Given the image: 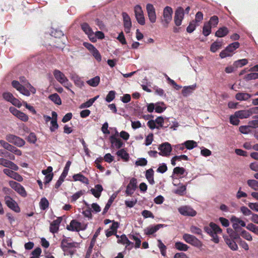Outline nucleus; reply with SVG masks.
<instances>
[{
	"instance_id": "obj_49",
	"label": "nucleus",
	"mask_w": 258,
	"mask_h": 258,
	"mask_svg": "<svg viewBox=\"0 0 258 258\" xmlns=\"http://www.w3.org/2000/svg\"><path fill=\"white\" fill-rule=\"evenodd\" d=\"M71 164V162L70 161H68L67 162V163L65 165V167L63 169V170L62 171V173H61V174L60 176V177H61L62 178H63L64 179L66 178V177L67 176V175L68 174V172H69Z\"/></svg>"
},
{
	"instance_id": "obj_6",
	"label": "nucleus",
	"mask_w": 258,
	"mask_h": 258,
	"mask_svg": "<svg viewBox=\"0 0 258 258\" xmlns=\"http://www.w3.org/2000/svg\"><path fill=\"white\" fill-rule=\"evenodd\" d=\"M118 136V132L116 131L115 135H112L110 136L109 139L111 144V149H119L122 148L124 143L123 141L119 138H117Z\"/></svg>"
},
{
	"instance_id": "obj_14",
	"label": "nucleus",
	"mask_w": 258,
	"mask_h": 258,
	"mask_svg": "<svg viewBox=\"0 0 258 258\" xmlns=\"http://www.w3.org/2000/svg\"><path fill=\"white\" fill-rule=\"evenodd\" d=\"M9 110L11 113L21 120L26 122L28 120V116L23 112L18 110L14 107H10Z\"/></svg>"
},
{
	"instance_id": "obj_62",
	"label": "nucleus",
	"mask_w": 258,
	"mask_h": 258,
	"mask_svg": "<svg viewBox=\"0 0 258 258\" xmlns=\"http://www.w3.org/2000/svg\"><path fill=\"white\" fill-rule=\"evenodd\" d=\"M241 236L247 240L251 241L252 240V238L250 234L244 230L241 231Z\"/></svg>"
},
{
	"instance_id": "obj_60",
	"label": "nucleus",
	"mask_w": 258,
	"mask_h": 258,
	"mask_svg": "<svg viewBox=\"0 0 258 258\" xmlns=\"http://www.w3.org/2000/svg\"><path fill=\"white\" fill-rule=\"evenodd\" d=\"M185 169L183 167H176L174 168L173 173L174 174L178 175H183L185 172Z\"/></svg>"
},
{
	"instance_id": "obj_40",
	"label": "nucleus",
	"mask_w": 258,
	"mask_h": 258,
	"mask_svg": "<svg viewBox=\"0 0 258 258\" xmlns=\"http://www.w3.org/2000/svg\"><path fill=\"white\" fill-rule=\"evenodd\" d=\"M99 82L100 77L99 76H96L87 81V83L88 85L94 87L97 86Z\"/></svg>"
},
{
	"instance_id": "obj_27",
	"label": "nucleus",
	"mask_w": 258,
	"mask_h": 258,
	"mask_svg": "<svg viewBox=\"0 0 258 258\" xmlns=\"http://www.w3.org/2000/svg\"><path fill=\"white\" fill-rule=\"evenodd\" d=\"M178 187L173 191V192L179 196H183L185 195L186 191V185L179 183L178 184Z\"/></svg>"
},
{
	"instance_id": "obj_57",
	"label": "nucleus",
	"mask_w": 258,
	"mask_h": 258,
	"mask_svg": "<svg viewBox=\"0 0 258 258\" xmlns=\"http://www.w3.org/2000/svg\"><path fill=\"white\" fill-rule=\"evenodd\" d=\"M85 204L88 207L87 209H86V210H85L83 211V214L84 215V216L85 217H87L88 218L91 219L92 215V213H91V209L89 207V205L86 202H85Z\"/></svg>"
},
{
	"instance_id": "obj_32",
	"label": "nucleus",
	"mask_w": 258,
	"mask_h": 258,
	"mask_svg": "<svg viewBox=\"0 0 258 258\" xmlns=\"http://www.w3.org/2000/svg\"><path fill=\"white\" fill-rule=\"evenodd\" d=\"M145 176L150 184H154L155 181L154 179V171L152 168L149 169L146 171Z\"/></svg>"
},
{
	"instance_id": "obj_38",
	"label": "nucleus",
	"mask_w": 258,
	"mask_h": 258,
	"mask_svg": "<svg viewBox=\"0 0 258 258\" xmlns=\"http://www.w3.org/2000/svg\"><path fill=\"white\" fill-rule=\"evenodd\" d=\"M240 46V44L238 42H233L229 45H228L225 49L226 50L230 52V53L232 54L234 50H235L237 48H238Z\"/></svg>"
},
{
	"instance_id": "obj_35",
	"label": "nucleus",
	"mask_w": 258,
	"mask_h": 258,
	"mask_svg": "<svg viewBox=\"0 0 258 258\" xmlns=\"http://www.w3.org/2000/svg\"><path fill=\"white\" fill-rule=\"evenodd\" d=\"M99 97V95H97L95 96L94 98L90 99L87 102L82 103L80 106V108H88L90 107L92 105L93 103L96 100V99Z\"/></svg>"
},
{
	"instance_id": "obj_64",
	"label": "nucleus",
	"mask_w": 258,
	"mask_h": 258,
	"mask_svg": "<svg viewBox=\"0 0 258 258\" xmlns=\"http://www.w3.org/2000/svg\"><path fill=\"white\" fill-rule=\"evenodd\" d=\"M51 126L50 127V130L51 132H53L58 128V124L57 122V120L52 119L50 122Z\"/></svg>"
},
{
	"instance_id": "obj_15",
	"label": "nucleus",
	"mask_w": 258,
	"mask_h": 258,
	"mask_svg": "<svg viewBox=\"0 0 258 258\" xmlns=\"http://www.w3.org/2000/svg\"><path fill=\"white\" fill-rule=\"evenodd\" d=\"M137 188V179L133 177L131 179L129 183L126 186L125 194L127 196H132Z\"/></svg>"
},
{
	"instance_id": "obj_44",
	"label": "nucleus",
	"mask_w": 258,
	"mask_h": 258,
	"mask_svg": "<svg viewBox=\"0 0 258 258\" xmlns=\"http://www.w3.org/2000/svg\"><path fill=\"white\" fill-rule=\"evenodd\" d=\"M158 246L160 249L161 254L163 256H165L166 255L167 247L166 245H165V244L160 239L158 240Z\"/></svg>"
},
{
	"instance_id": "obj_29",
	"label": "nucleus",
	"mask_w": 258,
	"mask_h": 258,
	"mask_svg": "<svg viewBox=\"0 0 258 258\" xmlns=\"http://www.w3.org/2000/svg\"><path fill=\"white\" fill-rule=\"evenodd\" d=\"M235 115L240 119L247 118L250 116L248 109L237 111L235 112Z\"/></svg>"
},
{
	"instance_id": "obj_10",
	"label": "nucleus",
	"mask_w": 258,
	"mask_h": 258,
	"mask_svg": "<svg viewBox=\"0 0 258 258\" xmlns=\"http://www.w3.org/2000/svg\"><path fill=\"white\" fill-rule=\"evenodd\" d=\"M134 11L138 22L141 25H145V19L141 7L140 5H136L134 8Z\"/></svg>"
},
{
	"instance_id": "obj_33",
	"label": "nucleus",
	"mask_w": 258,
	"mask_h": 258,
	"mask_svg": "<svg viewBox=\"0 0 258 258\" xmlns=\"http://www.w3.org/2000/svg\"><path fill=\"white\" fill-rule=\"evenodd\" d=\"M81 29L85 32L86 34L88 35H93V30L92 28L90 27L89 25L87 23H83L81 25Z\"/></svg>"
},
{
	"instance_id": "obj_63",
	"label": "nucleus",
	"mask_w": 258,
	"mask_h": 258,
	"mask_svg": "<svg viewBox=\"0 0 258 258\" xmlns=\"http://www.w3.org/2000/svg\"><path fill=\"white\" fill-rule=\"evenodd\" d=\"M240 211L244 216H249L252 214V212L245 206L241 207Z\"/></svg>"
},
{
	"instance_id": "obj_51",
	"label": "nucleus",
	"mask_w": 258,
	"mask_h": 258,
	"mask_svg": "<svg viewBox=\"0 0 258 258\" xmlns=\"http://www.w3.org/2000/svg\"><path fill=\"white\" fill-rule=\"evenodd\" d=\"M85 193V190H79L78 192L74 194L71 197V202H76L79 198H80L82 196H83Z\"/></svg>"
},
{
	"instance_id": "obj_46",
	"label": "nucleus",
	"mask_w": 258,
	"mask_h": 258,
	"mask_svg": "<svg viewBox=\"0 0 258 258\" xmlns=\"http://www.w3.org/2000/svg\"><path fill=\"white\" fill-rule=\"evenodd\" d=\"M218 17L217 16L214 15L210 18L208 24L211 26V27H215L218 25Z\"/></svg>"
},
{
	"instance_id": "obj_9",
	"label": "nucleus",
	"mask_w": 258,
	"mask_h": 258,
	"mask_svg": "<svg viewBox=\"0 0 258 258\" xmlns=\"http://www.w3.org/2000/svg\"><path fill=\"white\" fill-rule=\"evenodd\" d=\"M158 149L160 150L159 154L164 157L169 156L172 151L171 146L168 142H165L160 145Z\"/></svg>"
},
{
	"instance_id": "obj_21",
	"label": "nucleus",
	"mask_w": 258,
	"mask_h": 258,
	"mask_svg": "<svg viewBox=\"0 0 258 258\" xmlns=\"http://www.w3.org/2000/svg\"><path fill=\"white\" fill-rule=\"evenodd\" d=\"M3 172L7 175L18 181H21L23 180V177L19 174L12 170L6 168L3 170Z\"/></svg>"
},
{
	"instance_id": "obj_4",
	"label": "nucleus",
	"mask_w": 258,
	"mask_h": 258,
	"mask_svg": "<svg viewBox=\"0 0 258 258\" xmlns=\"http://www.w3.org/2000/svg\"><path fill=\"white\" fill-rule=\"evenodd\" d=\"M183 239L187 243L198 248H201L203 246V243L196 236L189 234H184L182 236Z\"/></svg>"
},
{
	"instance_id": "obj_45",
	"label": "nucleus",
	"mask_w": 258,
	"mask_h": 258,
	"mask_svg": "<svg viewBox=\"0 0 258 258\" xmlns=\"http://www.w3.org/2000/svg\"><path fill=\"white\" fill-rule=\"evenodd\" d=\"M247 63H248L247 59H245V58H243V59H239L238 60L234 61V62L233 63V65L236 68H239V67H242L246 65V64H247Z\"/></svg>"
},
{
	"instance_id": "obj_47",
	"label": "nucleus",
	"mask_w": 258,
	"mask_h": 258,
	"mask_svg": "<svg viewBox=\"0 0 258 258\" xmlns=\"http://www.w3.org/2000/svg\"><path fill=\"white\" fill-rule=\"evenodd\" d=\"M227 231L229 234V238L230 239L234 240L240 238L239 235L236 232L234 231L232 229L228 228Z\"/></svg>"
},
{
	"instance_id": "obj_11",
	"label": "nucleus",
	"mask_w": 258,
	"mask_h": 258,
	"mask_svg": "<svg viewBox=\"0 0 258 258\" xmlns=\"http://www.w3.org/2000/svg\"><path fill=\"white\" fill-rule=\"evenodd\" d=\"M5 201L7 206L16 213L20 212V208L18 204L11 197L7 196L5 197Z\"/></svg>"
},
{
	"instance_id": "obj_55",
	"label": "nucleus",
	"mask_w": 258,
	"mask_h": 258,
	"mask_svg": "<svg viewBox=\"0 0 258 258\" xmlns=\"http://www.w3.org/2000/svg\"><path fill=\"white\" fill-rule=\"evenodd\" d=\"M190 231L193 234L202 235V230L201 229L196 226H191L190 227Z\"/></svg>"
},
{
	"instance_id": "obj_12",
	"label": "nucleus",
	"mask_w": 258,
	"mask_h": 258,
	"mask_svg": "<svg viewBox=\"0 0 258 258\" xmlns=\"http://www.w3.org/2000/svg\"><path fill=\"white\" fill-rule=\"evenodd\" d=\"M184 18V10L181 7H179L175 11L174 17V22L176 26L181 25L182 21Z\"/></svg>"
},
{
	"instance_id": "obj_22",
	"label": "nucleus",
	"mask_w": 258,
	"mask_h": 258,
	"mask_svg": "<svg viewBox=\"0 0 258 258\" xmlns=\"http://www.w3.org/2000/svg\"><path fill=\"white\" fill-rule=\"evenodd\" d=\"M231 221L233 223L232 227L235 230L238 229L239 225L242 227H246V224L243 220L236 217L235 216H232L231 218Z\"/></svg>"
},
{
	"instance_id": "obj_23",
	"label": "nucleus",
	"mask_w": 258,
	"mask_h": 258,
	"mask_svg": "<svg viewBox=\"0 0 258 258\" xmlns=\"http://www.w3.org/2000/svg\"><path fill=\"white\" fill-rule=\"evenodd\" d=\"M224 239L226 243L228 245L231 250H237L238 246L234 240L230 239L228 236H224Z\"/></svg>"
},
{
	"instance_id": "obj_17",
	"label": "nucleus",
	"mask_w": 258,
	"mask_h": 258,
	"mask_svg": "<svg viewBox=\"0 0 258 258\" xmlns=\"http://www.w3.org/2000/svg\"><path fill=\"white\" fill-rule=\"evenodd\" d=\"M86 227H82V224L80 222L76 220H73L71 221L70 225H67V229L69 231L79 232L80 230H85Z\"/></svg>"
},
{
	"instance_id": "obj_36",
	"label": "nucleus",
	"mask_w": 258,
	"mask_h": 258,
	"mask_svg": "<svg viewBox=\"0 0 258 258\" xmlns=\"http://www.w3.org/2000/svg\"><path fill=\"white\" fill-rule=\"evenodd\" d=\"M48 98L56 104L60 105L61 104V99L57 93L50 95Z\"/></svg>"
},
{
	"instance_id": "obj_43",
	"label": "nucleus",
	"mask_w": 258,
	"mask_h": 258,
	"mask_svg": "<svg viewBox=\"0 0 258 258\" xmlns=\"http://www.w3.org/2000/svg\"><path fill=\"white\" fill-rule=\"evenodd\" d=\"M247 185L252 189L258 190V181L254 179H249L247 181Z\"/></svg>"
},
{
	"instance_id": "obj_20",
	"label": "nucleus",
	"mask_w": 258,
	"mask_h": 258,
	"mask_svg": "<svg viewBox=\"0 0 258 258\" xmlns=\"http://www.w3.org/2000/svg\"><path fill=\"white\" fill-rule=\"evenodd\" d=\"M100 228H99L96 231L95 233L94 234V235H93V236L91 239L90 245H89V246L87 249V252L86 253V258H90V257L92 251V249H93V248L95 244V242H96V238L98 236V234L100 232Z\"/></svg>"
},
{
	"instance_id": "obj_56",
	"label": "nucleus",
	"mask_w": 258,
	"mask_h": 258,
	"mask_svg": "<svg viewBox=\"0 0 258 258\" xmlns=\"http://www.w3.org/2000/svg\"><path fill=\"white\" fill-rule=\"evenodd\" d=\"M115 92L114 91H110L107 95L105 100L107 102H110L114 100L115 97Z\"/></svg>"
},
{
	"instance_id": "obj_42",
	"label": "nucleus",
	"mask_w": 258,
	"mask_h": 258,
	"mask_svg": "<svg viewBox=\"0 0 258 258\" xmlns=\"http://www.w3.org/2000/svg\"><path fill=\"white\" fill-rule=\"evenodd\" d=\"M175 247L178 250L180 251H186L189 248L187 245L181 242H176L175 243Z\"/></svg>"
},
{
	"instance_id": "obj_26",
	"label": "nucleus",
	"mask_w": 258,
	"mask_h": 258,
	"mask_svg": "<svg viewBox=\"0 0 258 258\" xmlns=\"http://www.w3.org/2000/svg\"><path fill=\"white\" fill-rule=\"evenodd\" d=\"M103 190V187L101 184H96L95 186V188H91L90 191L95 198H98L100 197Z\"/></svg>"
},
{
	"instance_id": "obj_59",
	"label": "nucleus",
	"mask_w": 258,
	"mask_h": 258,
	"mask_svg": "<svg viewBox=\"0 0 258 258\" xmlns=\"http://www.w3.org/2000/svg\"><path fill=\"white\" fill-rule=\"evenodd\" d=\"M26 139L28 142L32 144H35L37 141L36 136L34 133H31Z\"/></svg>"
},
{
	"instance_id": "obj_13",
	"label": "nucleus",
	"mask_w": 258,
	"mask_h": 258,
	"mask_svg": "<svg viewBox=\"0 0 258 258\" xmlns=\"http://www.w3.org/2000/svg\"><path fill=\"white\" fill-rule=\"evenodd\" d=\"M180 214L185 216L194 217L197 215V212L189 206H185L178 208Z\"/></svg>"
},
{
	"instance_id": "obj_18",
	"label": "nucleus",
	"mask_w": 258,
	"mask_h": 258,
	"mask_svg": "<svg viewBox=\"0 0 258 258\" xmlns=\"http://www.w3.org/2000/svg\"><path fill=\"white\" fill-rule=\"evenodd\" d=\"M146 9L150 21L152 23H154L156 21V14L154 7L152 4H148L146 5Z\"/></svg>"
},
{
	"instance_id": "obj_31",
	"label": "nucleus",
	"mask_w": 258,
	"mask_h": 258,
	"mask_svg": "<svg viewBox=\"0 0 258 258\" xmlns=\"http://www.w3.org/2000/svg\"><path fill=\"white\" fill-rule=\"evenodd\" d=\"M116 155L120 157L124 161L129 160L130 155L124 149H121L116 152Z\"/></svg>"
},
{
	"instance_id": "obj_30",
	"label": "nucleus",
	"mask_w": 258,
	"mask_h": 258,
	"mask_svg": "<svg viewBox=\"0 0 258 258\" xmlns=\"http://www.w3.org/2000/svg\"><path fill=\"white\" fill-rule=\"evenodd\" d=\"M229 33L228 28L226 27H220L215 33V36L218 37H223L226 36Z\"/></svg>"
},
{
	"instance_id": "obj_48",
	"label": "nucleus",
	"mask_w": 258,
	"mask_h": 258,
	"mask_svg": "<svg viewBox=\"0 0 258 258\" xmlns=\"http://www.w3.org/2000/svg\"><path fill=\"white\" fill-rule=\"evenodd\" d=\"M251 126L248 124V125H241L239 127V132L243 134H247L251 132Z\"/></svg>"
},
{
	"instance_id": "obj_28",
	"label": "nucleus",
	"mask_w": 258,
	"mask_h": 258,
	"mask_svg": "<svg viewBox=\"0 0 258 258\" xmlns=\"http://www.w3.org/2000/svg\"><path fill=\"white\" fill-rule=\"evenodd\" d=\"M251 97L250 94L244 92H239L235 95L236 99L239 101H247Z\"/></svg>"
},
{
	"instance_id": "obj_61",
	"label": "nucleus",
	"mask_w": 258,
	"mask_h": 258,
	"mask_svg": "<svg viewBox=\"0 0 258 258\" xmlns=\"http://www.w3.org/2000/svg\"><path fill=\"white\" fill-rule=\"evenodd\" d=\"M41 249L40 247L36 248L32 252L33 255L30 258H39V256L41 253Z\"/></svg>"
},
{
	"instance_id": "obj_24",
	"label": "nucleus",
	"mask_w": 258,
	"mask_h": 258,
	"mask_svg": "<svg viewBox=\"0 0 258 258\" xmlns=\"http://www.w3.org/2000/svg\"><path fill=\"white\" fill-rule=\"evenodd\" d=\"M73 180L75 181H79L83 183L88 184L89 179L81 173L75 174L73 176Z\"/></svg>"
},
{
	"instance_id": "obj_34",
	"label": "nucleus",
	"mask_w": 258,
	"mask_h": 258,
	"mask_svg": "<svg viewBox=\"0 0 258 258\" xmlns=\"http://www.w3.org/2000/svg\"><path fill=\"white\" fill-rule=\"evenodd\" d=\"M196 85H191L184 87L182 90V94L184 96H187L189 94H191L195 89Z\"/></svg>"
},
{
	"instance_id": "obj_2",
	"label": "nucleus",
	"mask_w": 258,
	"mask_h": 258,
	"mask_svg": "<svg viewBox=\"0 0 258 258\" xmlns=\"http://www.w3.org/2000/svg\"><path fill=\"white\" fill-rule=\"evenodd\" d=\"M70 238H64L61 241L60 247L64 255L72 257L76 252V248L80 247V244L77 242H72Z\"/></svg>"
},
{
	"instance_id": "obj_8",
	"label": "nucleus",
	"mask_w": 258,
	"mask_h": 258,
	"mask_svg": "<svg viewBox=\"0 0 258 258\" xmlns=\"http://www.w3.org/2000/svg\"><path fill=\"white\" fill-rule=\"evenodd\" d=\"M53 75L55 79L64 87L67 88V85L69 84V80L65 76L63 73L58 70L55 69L53 72Z\"/></svg>"
},
{
	"instance_id": "obj_54",
	"label": "nucleus",
	"mask_w": 258,
	"mask_h": 258,
	"mask_svg": "<svg viewBox=\"0 0 258 258\" xmlns=\"http://www.w3.org/2000/svg\"><path fill=\"white\" fill-rule=\"evenodd\" d=\"M211 26L208 24H204L203 28V34L205 36H208L211 33Z\"/></svg>"
},
{
	"instance_id": "obj_3",
	"label": "nucleus",
	"mask_w": 258,
	"mask_h": 258,
	"mask_svg": "<svg viewBox=\"0 0 258 258\" xmlns=\"http://www.w3.org/2000/svg\"><path fill=\"white\" fill-rule=\"evenodd\" d=\"M204 230L212 237V240L215 243H218L219 242L217 234L221 233L222 229L218 225L213 222H211L209 226L204 227Z\"/></svg>"
},
{
	"instance_id": "obj_25",
	"label": "nucleus",
	"mask_w": 258,
	"mask_h": 258,
	"mask_svg": "<svg viewBox=\"0 0 258 258\" xmlns=\"http://www.w3.org/2000/svg\"><path fill=\"white\" fill-rule=\"evenodd\" d=\"M163 226V224H159L154 226L147 227L145 230V233L148 235H152L157 232L161 227H162Z\"/></svg>"
},
{
	"instance_id": "obj_7",
	"label": "nucleus",
	"mask_w": 258,
	"mask_h": 258,
	"mask_svg": "<svg viewBox=\"0 0 258 258\" xmlns=\"http://www.w3.org/2000/svg\"><path fill=\"white\" fill-rule=\"evenodd\" d=\"M6 140L18 147L24 146L25 141L21 138L12 134H8L6 137Z\"/></svg>"
},
{
	"instance_id": "obj_50",
	"label": "nucleus",
	"mask_w": 258,
	"mask_h": 258,
	"mask_svg": "<svg viewBox=\"0 0 258 258\" xmlns=\"http://www.w3.org/2000/svg\"><path fill=\"white\" fill-rule=\"evenodd\" d=\"M239 118L238 117H236L235 112L233 115H231L229 117L230 123L234 125H238L240 122Z\"/></svg>"
},
{
	"instance_id": "obj_52",
	"label": "nucleus",
	"mask_w": 258,
	"mask_h": 258,
	"mask_svg": "<svg viewBox=\"0 0 258 258\" xmlns=\"http://www.w3.org/2000/svg\"><path fill=\"white\" fill-rule=\"evenodd\" d=\"M246 228L249 231L253 232L256 235H258V226L254 225L252 223L247 224Z\"/></svg>"
},
{
	"instance_id": "obj_41",
	"label": "nucleus",
	"mask_w": 258,
	"mask_h": 258,
	"mask_svg": "<svg viewBox=\"0 0 258 258\" xmlns=\"http://www.w3.org/2000/svg\"><path fill=\"white\" fill-rule=\"evenodd\" d=\"M49 202L46 198H42L39 203V207L41 210H45L49 207Z\"/></svg>"
},
{
	"instance_id": "obj_16",
	"label": "nucleus",
	"mask_w": 258,
	"mask_h": 258,
	"mask_svg": "<svg viewBox=\"0 0 258 258\" xmlns=\"http://www.w3.org/2000/svg\"><path fill=\"white\" fill-rule=\"evenodd\" d=\"M9 185L22 196L26 197L27 196V193L24 187L19 183L12 180L9 181Z\"/></svg>"
},
{
	"instance_id": "obj_5",
	"label": "nucleus",
	"mask_w": 258,
	"mask_h": 258,
	"mask_svg": "<svg viewBox=\"0 0 258 258\" xmlns=\"http://www.w3.org/2000/svg\"><path fill=\"white\" fill-rule=\"evenodd\" d=\"M172 14L173 10L171 7L166 6L164 9L163 13V19L161 20V22L165 27H168L169 24L172 20Z\"/></svg>"
},
{
	"instance_id": "obj_53",
	"label": "nucleus",
	"mask_w": 258,
	"mask_h": 258,
	"mask_svg": "<svg viewBox=\"0 0 258 258\" xmlns=\"http://www.w3.org/2000/svg\"><path fill=\"white\" fill-rule=\"evenodd\" d=\"M243 79L247 81L251 80H254L258 79V73H251L245 75Z\"/></svg>"
},
{
	"instance_id": "obj_37",
	"label": "nucleus",
	"mask_w": 258,
	"mask_h": 258,
	"mask_svg": "<svg viewBox=\"0 0 258 258\" xmlns=\"http://www.w3.org/2000/svg\"><path fill=\"white\" fill-rule=\"evenodd\" d=\"M222 41H216L213 42L210 47V51L212 52H216L218 49L221 48Z\"/></svg>"
},
{
	"instance_id": "obj_39",
	"label": "nucleus",
	"mask_w": 258,
	"mask_h": 258,
	"mask_svg": "<svg viewBox=\"0 0 258 258\" xmlns=\"http://www.w3.org/2000/svg\"><path fill=\"white\" fill-rule=\"evenodd\" d=\"M183 145L188 150H191L197 146V143L193 140H187L185 141Z\"/></svg>"
},
{
	"instance_id": "obj_58",
	"label": "nucleus",
	"mask_w": 258,
	"mask_h": 258,
	"mask_svg": "<svg viewBox=\"0 0 258 258\" xmlns=\"http://www.w3.org/2000/svg\"><path fill=\"white\" fill-rule=\"evenodd\" d=\"M91 53L98 62H100L101 61V55L99 51L96 48Z\"/></svg>"
},
{
	"instance_id": "obj_19",
	"label": "nucleus",
	"mask_w": 258,
	"mask_h": 258,
	"mask_svg": "<svg viewBox=\"0 0 258 258\" xmlns=\"http://www.w3.org/2000/svg\"><path fill=\"white\" fill-rule=\"evenodd\" d=\"M62 218L58 217L56 219L53 220L50 224L49 231L52 233H56L58 232L59 225L62 221Z\"/></svg>"
},
{
	"instance_id": "obj_1",
	"label": "nucleus",
	"mask_w": 258,
	"mask_h": 258,
	"mask_svg": "<svg viewBox=\"0 0 258 258\" xmlns=\"http://www.w3.org/2000/svg\"><path fill=\"white\" fill-rule=\"evenodd\" d=\"M20 80L24 83V85H21L18 81L14 80L12 82V86L19 92L26 96H29L31 93L35 94L36 93V89L28 82L24 77H20Z\"/></svg>"
}]
</instances>
